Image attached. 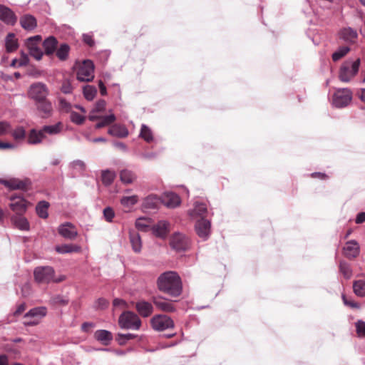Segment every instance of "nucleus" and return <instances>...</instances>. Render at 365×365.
Listing matches in <instances>:
<instances>
[{
    "label": "nucleus",
    "mask_w": 365,
    "mask_h": 365,
    "mask_svg": "<svg viewBox=\"0 0 365 365\" xmlns=\"http://www.w3.org/2000/svg\"><path fill=\"white\" fill-rule=\"evenodd\" d=\"M135 178V174L131 170L124 169L120 173V179L124 184H130Z\"/></svg>",
    "instance_id": "nucleus-38"
},
{
    "label": "nucleus",
    "mask_w": 365,
    "mask_h": 365,
    "mask_svg": "<svg viewBox=\"0 0 365 365\" xmlns=\"http://www.w3.org/2000/svg\"><path fill=\"white\" fill-rule=\"evenodd\" d=\"M47 314V309L45 307H38L30 309L26 312L24 317L27 319L31 318L29 321L26 320L24 324L26 326H34L38 324L39 320L44 317Z\"/></svg>",
    "instance_id": "nucleus-10"
},
{
    "label": "nucleus",
    "mask_w": 365,
    "mask_h": 365,
    "mask_svg": "<svg viewBox=\"0 0 365 365\" xmlns=\"http://www.w3.org/2000/svg\"><path fill=\"white\" fill-rule=\"evenodd\" d=\"M130 242L133 250L136 253H139L142 248V242L140 235L136 232H130Z\"/></svg>",
    "instance_id": "nucleus-32"
},
{
    "label": "nucleus",
    "mask_w": 365,
    "mask_h": 365,
    "mask_svg": "<svg viewBox=\"0 0 365 365\" xmlns=\"http://www.w3.org/2000/svg\"><path fill=\"white\" fill-rule=\"evenodd\" d=\"M20 24L23 29L27 31L34 30L37 26L36 18L31 14H25L20 18Z\"/></svg>",
    "instance_id": "nucleus-24"
},
{
    "label": "nucleus",
    "mask_w": 365,
    "mask_h": 365,
    "mask_svg": "<svg viewBox=\"0 0 365 365\" xmlns=\"http://www.w3.org/2000/svg\"><path fill=\"white\" fill-rule=\"evenodd\" d=\"M83 41L90 47H92L95 45V41L93 38V35L91 34H83Z\"/></svg>",
    "instance_id": "nucleus-60"
},
{
    "label": "nucleus",
    "mask_w": 365,
    "mask_h": 365,
    "mask_svg": "<svg viewBox=\"0 0 365 365\" xmlns=\"http://www.w3.org/2000/svg\"><path fill=\"white\" fill-rule=\"evenodd\" d=\"M161 204L169 208H175L180 205V197L173 192H165L161 196Z\"/></svg>",
    "instance_id": "nucleus-17"
},
{
    "label": "nucleus",
    "mask_w": 365,
    "mask_h": 365,
    "mask_svg": "<svg viewBox=\"0 0 365 365\" xmlns=\"http://www.w3.org/2000/svg\"><path fill=\"white\" fill-rule=\"evenodd\" d=\"M52 302L55 304L66 305L68 304V299L61 295H57L52 299Z\"/></svg>",
    "instance_id": "nucleus-61"
},
{
    "label": "nucleus",
    "mask_w": 365,
    "mask_h": 365,
    "mask_svg": "<svg viewBox=\"0 0 365 365\" xmlns=\"http://www.w3.org/2000/svg\"><path fill=\"white\" fill-rule=\"evenodd\" d=\"M55 250L59 254H67L78 252L81 250V247L75 245L64 244L56 246Z\"/></svg>",
    "instance_id": "nucleus-35"
},
{
    "label": "nucleus",
    "mask_w": 365,
    "mask_h": 365,
    "mask_svg": "<svg viewBox=\"0 0 365 365\" xmlns=\"http://www.w3.org/2000/svg\"><path fill=\"white\" fill-rule=\"evenodd\" d=\"M61 91L65 94H70L73 91V86L68 79H64L61 86Z\"/></svg>",
    "instance_id": "nucleus-52"
},
{
    "label": "nucleus",
    "mask_w": 365,
    "mask_h": 365,
    "mask_svg": "<svg viewBox=\"0 0 365 365\" xmlns=\"http://www.w3.org/2000/svg\"><path fill=\"white\" fill-rule=\"evenodd\" d=\"M70 168L79 173L83 172L86 170V164L81 160H75L70 163Z\"/></svg>",
    "instance_id": "nucleus-50"
},
{
    "label": "nucleus",
    "mask_w": 365,
    "mask_h": 365,
    "mask_svg": "<svg viewBox=\"0 0 365 365\" xmlns=\"http://www.w3.org/2000/svg\"><path fill=\"white\" fill-rule=\"evenodd\" d=\"M187 213L191 220L205 219L208 213L207 205L205 202L196 199L193 201L192 207L187 210Z\"/></svg>",
    "instance_id": "nucleus-8"
},
{
    "label": "nucleus",
    "mask_w": 365,
    "mask_h": 365,
    "mask_svg": "<svg viewBox=\"0 0 365 365\" xmlns=\"http://www.w3.org/2000/svg\"><path fill=\"white\" fill-rule=\"evenodd\" d=\"M152 328L158 331L173 329L175 327L173 320L168 315L157 314L150 319Z\"/></svg>",
    "instance_id": "nucleus-7"
},
{
    "label": "nucleus",
    "mask_w": 365,
    "mask_h": 365,
    "mask_svg": "<svg viewBox=\"0 0 365 365\" xmlns=\"http://www.w3.org/2000/svg\"><path fill=\"white\" fill-rule=\"evenodd\" d=\"M313 13L314 14V19L309 20L310 26L307 29V35L310 39H312L314 45H318L319 31L317 23L319 17L314 9Z\"/></svg>",
    "instance_id": "nucleus-20"
},
{
    "label": "nucleus",
    "mask_w": 365,
    "mask_h": 365,
    "mask_svg": "<svg viewBox=\"0 0 365 365\" xmlns=\"http://www.w3.org/2000/svg\"><path fill=\"white\" fill-rule=\"evenodd\" d=\"M342 299H343L344 303L346 305H347L351 308H355V309L360 308V304L358 302H356L353 301L352 299H349L345 294L342 295Z\"/></svg>",
    "instance_id": "nucleus-58"
},
{
    "label": "nucleus",
    "mask_w": 365,
    "mask_h": 365,
    "mask_svg": "<svg viewBox=\"0 0 365 365\" xmlns=\"http://www.w3.org/2000/svg\"><path fill=\"white\" fill-rule=\"evenodd\" d=\"M359 66V58L353 62L346 61L341 66L339 75V79L343 82H349L358 73Z\"/></svg>",
    "instance_id": "nucleus-5"
},
{
    "label": "nucleus",
    "mask_w": 365,
    "mask_h": 365,
    "mask_svg": "<svg viewBox=\"0 0 365 365\" xmlns=\"http://www.w3.org/2000/svg\"><path fill=\"white\" fill-rule=\"evenodd\" d=\"M28 63H29V58H28L27 55L24 52L22 51L21 53V58L19 59L18 67L24 66L27 65Z\"/></svg>",
    "instance_id": "nucleus-62"
},
{
    "label": "nucleus",
    "mask_w": 365,
    "mask_h": 365,
    "mask_svg": "<svg viewBox=\"0 0 365 365\" xmlns=\"http://www.w3.org/2000/svg\"><path fill=\"white\" fill-rule=\"evenodd\" d=\"M161 204V197L156 195H149L143 202V206L145 209H157Z\"/></svg>",
    "instance_id": "nucleus-28"
},
{
    "label": "nucleus",
    "mask_w": 365,
    "mask_h": 365,
    "mask_svg": "<svg viewBox=\"0 0 365 365\" xmlns=\"http://www.w3.org/2000/svg\"><path fill=\"white\" fill-rule=\"evenodd\" d=\"M70 113H71L70 118L73 123H74L77 125L83 124V123L85 120V117L83 115H81L79 113H78L75 111H73V110Z\"/></svg>",
    "instance_id": "nucleus-51"
},
{
    "label": "nucleus",
    "mask_w": 365,
    "mask_h": 365,
    "mask_svg": "<svg viewBox=\"0 0 365 365\" xmlns=\"http://www.w3.org/2000/svg\"><path fill=\"white\" fill-rule=\"evenodd\" d=\"M350 51V48L348 46H342L340 47L337 51H336L332 54V59L334 61H337L341 58H343L344 56H346L349 51Z\"/></svg>",
    "instance_id": "nucleus-46"
},
{
    "label": "nucleus",
    "mask_w": 365,
    "mask_h": 365,
    "mask_svg": "<svg viewBox=\"0 0 365 365\" xmlns=\"http://www.w3.org/2000/svg\"><path fill=\"white\" fill-rule=\"evenodd\" d=\"M106 103L104 100H99L93 108V113L102 112L106 109Z\"/></svg>",
    "instance_id": "nucleus-59"
},
{
    "label": "nucleus",
    "mask_w": 365,
    "mask_h": 365,
    "mask_svg": "<svg viewBox=\"0 0 365 365\" xmlns=\"http://www.w3.org/2000/svg\"><path fill=\"white\" fill-rule=\"evenodd\" d=\"M158 290L172 297H178L182 292V283L179 274L174 271L160 274L156 281Z\"/></svg>",
    "instance_id": "nucleus-1"
},
{
    "label": "nucleus",
    "mask_w": 365,
    "mask_h": 365,
    "mask_svg": "<svg viewBox=\"0 0 365 365\" xmlns=\"http://www.w3.org/2000/svg\"><path fill=\"white\" fill-rule=\"evenodd\" d=\"M138 200V196L135 195L131 196H123L120 199V203L124 207H130L137 203Z\"/></svg>",
    "instance_id": "nucleus-45"
},
{
    "label": "nucleus",
    "mask_w": 365,
    "mask_h": 365,
    "mask_svg": "<svg viewBox=\"0 0 365 365\" xmlns=\"http://www.w3.org/2000/svg\"><path fill=\"white\" fill-rule=\"evenodd\" d=\"M2 183L11 190H25L28 186V181L16 178L4 180Z\"/></svg>",
    "instance_id": "nucleus-26"
},
{
    "label": "nucleus",
    "mask_w": 365,
    "mask_h": 365,
    "mask_svg": "<svg viewBox=\"0 0 365 365\" xmlns=\"http://www.w3.org/2000/svg\"><path fill=\"white\" fill-rule=\"evenodd\" d=\"M70 47L67 43H62L56 50V56L61 61H65L68 56Z\"/></svg>",
    "instance_id": "nucleus-43"
},
{
    "label": "nucleus",
    "mask_w": 365,
    "mask_h": 365,
    "mask_svg": "<svg viewBox=\"0 0 365 365\" xmlns=\"http://www.w3.org/2000/svg\"><path fill=\"white\" fill-rule=\"evenodd\" d=\"M35 282L38 284H49L51 282H60L64 280L65 277H55V270L51 266L36 267L34 270Z\"/></svg>",
    "instance_id": "nucleus-2"
},
{
    "label": "nucleus",
    "mask_w": 365,
    "mask_h": 365,
    "mask_svg": "<svg viewBox=\"0 0 365 365\" xmlns=\"http://www.w3.org/2000/svg\"><path fill=\"white\" fill-rule=\"evenodd\" d=\"M57 45L58 41L54 36H51L46 38L43 42L45 54L47 56L53 54L56 50Z\"/></svg>",
    "instance_id": "nucleus-27"
},
{
    "label": "nucleus",
    "mask_w": 365,
    "mask_h": 365,
    "mask_svg": "<svg viewBox=\"0 0 365 365\" xmlns=\"http://www.w3.org/2000/svg\"><path fill=\"white\" fill-rule=\"evenodd\" d=\"M59 110L64 113H71L73 106L63 98H59Z\"/></svg>",
    "instance_id": "nucleus-48"
},
{
    "label": "nucleus",
    "mask_w": 365,
    "mask_h": 365,
    "mask_svg": "<svg viewBox=\"0 0 365 365\" xmlns=\"http://www.w3.org/2000/svg\"><path fill=\"white\" fill-rule=\"evenodd\" d=\"M135 309L138 313L145 318L150 317L154 310L153 304L145 300H140L137 302L135 304Z\"/></svg>",
    "instance_id": "nucleus-21"
},
{
    "label": "nucleus",
    "mask_w": 365,
    "mask_h": 365,
    "mask_svg": "<svg viewBox=\"0 0 365 365\" xmlns=\"http://www.w3.org/2000/svg\"><path fill=\"white\" fill-rule=\"evenodd\" d=\"M45 138L46 135H43L41 129L39 130L32 129L28 136V143L31 145H36L41 143Z\"/></svg>",
    "instance_id": "nucleus-31"
},
{
    "label": "nucleus",
    "mask_w": 365,
    "mask_h": 365,
    "mask_svg": "<svg viewBox=\"0 0 365 365\" xmlns=\"http://www.w3.org/2000/svg\"><path fill=\"white\" fill-rule=\"evenodd\" d=\"M103 215L106 221L110 222L115 216V213L111 207H107L103 210Z\"/></svg>",
    "instance_id": "nucleus-56"
},
{
    "label": "nucleus",
    "mask_w": 365,
    "mask_h": 365,
    "mask_svg": "<svg viewBox=\"0 0 365 365\" xmlns=\"http://www.w3.org/2000/svg\"><path fill=\"white\" fill-rule=\"evenodd\" d=\"M83 93L86 99L92 101L97 93V89L93 86L86 85L83 87Z\"/></svg>",
    "instance_id": "nucleus-44"
},
{
    "label": "nucleus",
    "mask_w": 365,
    "mask_h": 365,
    "mask_svg": "<svg viewBox=\"0 0 365 365\" xmlns=\"http://www.w3.org/2000/svg\"><path fill=\"white\" fill-rule=\"evenodd\" d=\"M136 227L142 231H148L150 228V221L146 218H138L135 222Z\"/></svg>",
    "instance_id": "nucleus-49"
},
{
    "label": "nucleus",
    "mask_w": 365,
    "mask_h": 365,
    "mask_svg": "<svg viewBox=\"0 0 365 365\" xmlns=\"http://www.w3.org/2000/svg\"><path fill=\"white\" fill-rule=\"evenodd\" d=\"M118 324L123 329L139 330L141 327V320L135 313L127 311L120 315Z\"/></svg>",
    "instance_id": "nucleus-3"
},
{
    "label": "nucleus",
    "mask_w": 365,
    "mask_h": 365,
    "mask_svg": "<svg viewBox=\"0 0 365 365\" xmlns=\"http://www.w3.org/2000/svg\"><path fill=\"white\" fill-rule=\"evenodd\" d=\"M108 133L112 136L123 138H126L128 135L129 132L125 126L115 124L108 129Z\"/></svg>",
    "instance_id": "nucleus-29"
},
{
    "label": "nucleus",
    "mask_w": 365,
    "mask_h": 365,
    "mask_svg": "<svg viewBox=\"0 0 365 365\" xmlns=\"http://www.w3.org/2000/svg\"><path fill=\"white\" fill-rule=\"evenodd\" d=\"M14 226L22 231H29L30 225L28 220L23 215H14L11 217Z\"/></svg>",
    "instance_id": "nucleus-22"
},
{
    "label": "nucleus",
    "mask_w": 365,
    "mask_h": 365,
    "mask_svg": "<svg viewBox=\"0 0 365 365\" xmlns=\"http://www.w3.org/2000/svg\"><path fill=\"white\" fill-rule=\"evenodd\" d=\"M195 230L197 236L203 241L207 240L211 233V222L207 219H198L195 224Z\"/></svg>",
    "instance_id": "nucleus-12"
},
{
    "label": "nucleus",
    "mask_w": 365,
    "mask_h": 365,
    "mask_svg": "<svg viewBox=\"0 0 365 365\" xmlns=\"http://www.w3.org/2000/svg\"><path fill=\"white\" fill-rule=\"evenodd\" d=\"M58 233L63 237L71 240L76 238L78 235V231L73 224L70 222H66L59 226Z\"/></svg>",
    "instance_id": "nucleus-19"
},
{
    "label": "nucleus",
    "mask_w": 365,
    "mask_h": 365,
    "mask_svg": "<svg viewBox=\"0 0 365 365\" xmlns=\"http://www.w3.org/2000/svg\"><path fill=\"white\" fill-rule=\"evenodd\" d=\"M139 137L147 143H150L153 140V134L151 129L145 124L141 125Z\"/></svg>",
    "instance_id": "nucleus-41"
},
{
    "label": "nucleus",
    "mask_w": 365,
    "mask_h": 365,
    "mask_svg": "<svg viewBox=\"0 0 365 365\" xmlns=\"http://www.w3.org/2000/svg\"><path fill=\"white\" fill-rule=\"evenodd\" d=\"M94 78V65L91 60H86L77 71V79L81 82L91 81Z\"/></svg>",
    "instance_id": "nucleus-9"
},
{
    "label": "nucleus",
    "mask_w": 365,
    "mask_h": 365,
    "mask_svg": "<svg viewBox=\"0 0 365 365\" xmlns=\"http://www.w3.org/2000/svg\"><path fill=\"white\" fill-rule=\"evenodd\" d=\"M63 128V124L61 122H58L57 123L54 125H44L42 127L41 130L43 133V135H46V133L54 135L60 133Z\"/></svg>",
    "instance_id": "nucleus-33"
},
{
    "label": "nucleus",
    "mask_w": 365,
    "mask_h": 365,
    "mask_svg": "<svg viewBox=\"0 0 365 365\" xmlns=\"http://www.w3.org/2000/svg\"><path fill=\"white\" fill-rule=\"evenodd\" d=\"M29 54L33 56L35 59L39 61L42 58L43 56V51L41 49L37 46V47H31V50L29 51Z\"/></svg>",
    "instance_id": "nucleus-53"
},
{
    "label": "nucleus",
    "mask_w": 365,
    "mask_h": 365,
    "mask_svg": "<svg viewBox=\"0 0 365 365\" xmlns=\"http://www.w3.org/2000/svg\"><path fill=\"white\" fill-rule=\"evenodd\" d=\"M49 207V203L46 201H40L36 207V211L37 215L43 219H46L48 217V209Z\"/></svg>",
    "instance_id": "nucleus-40"
},
{
    "label": "nucleus",
    "mask_w": 365,
    "mask_h": 365,
    "mask_svg": "<svg viewBox=\"0 0 365 365\" xmlns=\"http://www.w3.org/2000/svg\"><path fill=\"white\" fill-rule=\"evenodd\" d=\"M27 94L28 97L36 103L48 98L49 89L45 83L35 82L29 86Z\"/></svg>",
    "instance_id": "nucleus-4"
},
{
    "label": "nucleus",
    "mask_w": 365,
    "mask_h": 365,
    "mask_svg": "<svg viewBox=\"0 0 365 365\" xmlns=\"http://www.w3.org/2000/svg\"><path fill=\"white\" fill-rule=\"evenodd\" d=\"M170 225L168 221L160 220L156 224L153 225L150 227V230L155 236L164 239L170 232Z\"/></svg>",
    "instance_id": "nucleus-16"
},
{
    "label": "nucleus",
    "mask_w": 365,
    "mask_h": 365,
    "mask_svg": "<svg viewBox=\"0 0 365 365\" xmlns=\"http://www.w3.org/2000/svg\"><path fill=\"white\" fill-rule=\"evenodd\" d=\"M0 20L6 24L13 26L16 23L17 17L9 7L0 4Z\"/></svg>",
    "instance_id": "nucleus-18"
},
{
    "label": "nucleus",
    "mask_w": 365,
    "mask_h": 365,
    "mask_svg": "<svg viewBox=\"0 0 365 365\" xmlns=\"http://www.w3.org/2000/svg\"><path fill=\"white\" fill-rule=\"evenodd\" d=\"M25 135H26V131L23 127L17 128L16 130H14V131L13 133V137L16 140H21V139L24 138Z\"/></svg>",
    "instance_id": "nucleus-57"
},
{
    "label": "nucleus",
    "mask_w": 365,
    "mask_h": 365,
    "mask_svg": "<svg viewBox=\"0 0 365 365\" xmlns=\"http://www.w3.org/2000/svg\"><path fill=\"white\" fill-rule=\"evenodd\" d=\"M339 36L344 41L349 42L350 43H353L356 42L358 34L356 30L348 27L342 29L339 32Z\"/></svg>",
    "instance_id": "nucleus-25"
},
{
    "label": "nucleus",
    "mask_w": 365,
    "mask_h": 365,
    "mask_svg": "<svg viewBox=\"0 0 365 365\" xmlns=\"http://www.w3.org/2000/svg\"><path fill=\"white\" fill-rule=\"evenodd\" d=\"M15 148H16V145L13 143H4V142L0 141V150L14 149Z\"/></svg>",
    "instance_id": "nucleus-63"
},
{
    "label": "nucleus",
    "mask_w": 365,
    "mask_h": 365,
    "mask_svg": "<svg viewBox=\"0 0 365 365\" xmlns=\"http://www.w3.org/2000/svg\"><path fill=\"white\" fill-rule=\"evenodd\" d=\"M356 223L361 224L365 222V212H360L357 215L356 220Z\"/></svg>",
    "instance_id": "nucleus-64"
},
{
    "label": "nucleus",
    "mask_w": 365,
    "mask_h": 365,
    "mask_svg": "<svg viewBox=\"0 0 365 365\" xmlns=\"http://www.w3.org/2000/svg\"><path fill=\"white\" fill-rule=\"evenodd\" d=\"M170 245L177 252H185L190 248L191 240L185 234L175 232L170 238Z\"/></svg>",
    "instance_id": "nucleus-6"
},
{
    "label": "nucleus",
    "mask_w": 365,
    "mask_h": 365,
    "mask_svg": "<svg viewBox=\"0 0 365 365\" xmlns=\"http://www.w3.org/2000/svg\"><path fill=\"white\" fill-rule=\"evenodd\" d=\"M356 334L359 337L365 336V322L363 321H358L356 323Z\"/></svg>",
    "instance_id": "nucleus-54"
},
{
    "label": "nucleus",
    "mask_w": 365,
    "mask_h": 365,
    "mask_svg": "<svg viewBox=\"0 0 365 365\" xmlns=\"http://www.w3.org/2000/svg\"><path fill=\"white\" fill-rule=\"evenodd\" d=\"M153 302L159 309L163 312H174L175 311V307L171 302L165 301L160 297H153Z\"/></svg>",
    "instance_id": "nucleus-23"
},
{
    "label": "nucleus",
    "mask_w": 365,
    "mask_h": 365,
    "mask_svg": "<svg viewBox=\"0 0 365 365\" xmlns=\"http://www.w3.org/2000/svg\"><path fill=\"white\" fill-rule=\"evenodd\" d=\"M353 291L354 293L359 297H365V280L364 279H359L355 280L353 282Z\"/></svg>",
    "instance_id": "nucleus-37"
},
{
    "label": "nucleus",
    "mask_w": 365,
    "mask_h": 365,
    "mask_svg": "<svg viewBox=\"0 0 365 365\" xmlns=\"http://www.w3.org/2000/svg\"><path fill=\"white\" fill-rule=\"evenodd\" d=\"M115 176L116 175L114 171H111L110 170H103L101 173V180L103 184L105 186L110 185L113 182Z\"/></svg>",
    "instance_id": "nucleus-39"
},
{
    "label": "nucleus",
    "mask_w": 365,
    "mask_h": 365,
    "mask_svg": "<svg viewBox=\"0 0 365 365\" xmlns=\"http://www.w3.org/2000/svg\"><path fill=\"white\" fill-rule=\"evenodd\" d=\"M135 337H136V335L133 334H130V333L120 334V333H119L116 336L115 339L120 345H123L128 341L131 340V339H134Z\"/></svg>",
    "instance_id": "nucleus-47"
},
{
    "label": "nucleus",
    "mask_w": 365,
    "mask_h": 365,
    "mask_svg": "<svg viewBox=\"0 0 365 365\" xmlns=\"http://www.w3.org/2000/svg\"><path fill=\"white\" fill-rule=\"evenodd\" d=\"M6 51L11 53L16 51L19 47L18 40L14 33H9L5 38Z\"/></svg>",
    "instance_id": "nucleus-30"
},
{
    "label": "nucleus",
    "mask_w": 365,
    "mask_h": 365,
    "mask_svg": "<svg viewBox=\"0 0 365 365\" xmlns=\"http://www.w3.org/2000/svg\"><path fill=\"white\" fill-rule=\"evenodd\" d=\"M360 252V247L356 240H350L346 242L343 247V255L349 259L356 258Z\"/></svg>",
    "instance_id": "nucleus-15"
},
{
    "label": "nucleus",
    "mask_w": 365,
    "mask_h": 365,
    "mask_svg": "<svg viewBox=\"0 0 365 365\" xmlns=\"http://www.w3.org/2000/svg\"><path fill=\"white\" fill-rule=\"evenodd\" d=\"M109 302L104 298H99L95 303V308L98 309H105L108 307Z\"/></svg>",
    "instance_id": "nucleus-55"
},
{
    "label": "nucleus",
    "mask_w": 365,
    "mask_h": 365,
    "mask_svg": "<svg viewBox=\"0 0 365 365\" xmlns=\"http://www.w3.org/2000/svg\"><path fill=\"white\" fill-rule=\"evenodd\" d=\"M95 337L104 345H108L113 339L111 332L104 329L96 331L95 333Z\"/></svg>",
    "instance_id": "nucleus-34"
},
{
    "label": "nucleus",
    "mask_w": 365,
    "mask_h": 365,
    "mask_svg": "<svg viewBox=\"0 0 365 365\" xmlns=\"http://www.w3.org/2000/svg\"><path fill=\"white\" fill-rule=\"evenodd\" d=\"M9 207L15 215H24L28 207L27 201L21 196L11 195Z\"/></svg>",
    "instance_id": "nucleus-14"
},
{
    "label": "nucleus",
    "mask_w": 365,
    "mask_h": 365,
    "mask_svg": "<svg viewBox=\"0 0 365 365\" xmlns=\"http://www.w3.org/2000/svg\"><path fill=\"white\" fill-rule=\"evenodd\" d=\"M116 120L115 115L113 113L108 115H101L98 122L96 124L95 127L97 129H100L105 126L109 125Z\"/></svg>",
    "instance_id": "nucleus-36"
},
{
    "label": "nucleus",
    "mask_w": 365,
    "mask_h": 365,
    "mask_svg": "<svg viewBox=\"0 0 365 365\" xmlns=\"http://www.w3.org/2000/svg\"><path fill=\"white\" fill-rule=\"evenodd\" d=\"M352 99V93L347 88L339 89L332 96V103L337 108L346 106Z\"/></svg>",
    "instance_id": "nucleus-11"
},
{
    "label": "nucleus",
    "mask_w": 365,
    "mask_h": 365,
    "mask_svg": "<svg viewBox=\"0 0 365 365\" xmlns=\"http://www.w3.org/2000/svg\"><path fill=\"white\" fill-rule=\"evenodd\" d=\"M36 110L42 118H48L53 115V107L48 98L35 103Z\"/></svg>",
    "instance_id": "nucleus-13"
},
{
    "label": "nucleus",
    "mask_w": 365,
    "mask_h": 365,
    "mask_svg": "<svg viewBox=\"0 0 365 365\" xmlns=\"http://www.w3.org/2000/svg\"><path fill=\"white\" fill-rule=\"evenodd\" d=\"M339 271L346 279H350L353 275L351 265L345 261L340 262Z\"/></svg>",
    "instance_id": "nucleus-42"
}]
</instances>
